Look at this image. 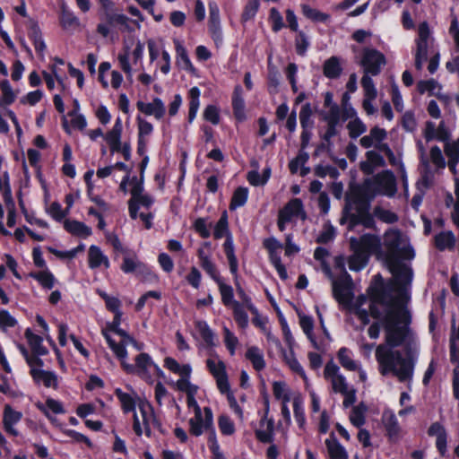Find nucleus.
Masks as SVG:
<instances>
[{"label":"nucleus","instance_id":"1","mask_svg":"<svg viewBox=\"0 0 459 459\" xmlns=\"http://www.w3.org/2000/svg\"><path fill=\"white\" fill-rule=\"evenodd\" d=\"M332 288L334 299L349 313L357 316H411L405 292L394 290L393 283H385L380 274L373 276L367 295H360L355 300L352 280L347 273L333 279Z\"/></svg>","mask_w":459,"mask_h":459},{"label":"nucleus","instance_id":"2","mask_svg":"<svg viewBox=\"0 0 459 459\" xmlns=\"http://www.w3.org/2000/svg\"><path fill=\"white\" fill-rule=\"evenodd\" d=\"M386 343L377 347L375 355L382 376L392 374L400 382L413 377L419 343L409 327L410 317H381Z\"/></svg>","mask_w":459,"mask_h":459},{"label":"nucleus","instance_id":"3","mask_svg":"<svg viewBox=\"0 0 459 459\" xmlns=\"http://www.w3.org/2000/svg\"><path fill=\"white\" fill-rule=\"evenodd\" d=\"M383 245L385 247V262L393 275V279L386 283H393L395 290L404 291L406 306L409 307L410 294L408 288L412 281V269L403 260H412L415 252L410 244L409 238L397 229H390L384 234Z\"/></svg>","mask_w":459,"mask_h":459},{"label":"nucleus","instance_id":"4","mask_svg":"<svg viewBox=\"0 0 459 459\" xmlns=\"http://www.w3.org/2000/svg\"><path fill=\"white\" fill-rule=\"evenodd\" d=\"M106 341L112 350L116 357L120 360L121 366L124 370L128 374H136L145 381L152 383V370L157 371L158 374H161L160 368L153 363L151 357L147 353H140L135 357V363L131 364L126 361L127 352L126 348L127 346L134 347L136 351L143 349V344L137 342L132 337H126L124 340L123 344L117 343L108 333H105Z\"/></svg>","mask_w":459,"mask_h":459},{"label":"nucleus","instance_id":"5","mask_svg":"<svg viewBox=\"0 0 459 459\" xmlns=\"http://www.w3.org/2000/svg\"><path fill=\"white\" fill-rule=\"evenodd\" d=\"M344 212L346 215L341 219V223L346 219L349 220V230H353L357 225H362L367 229L374 228L375 220L370 213V203L362 189L356 188L351 192Z\"/></svg>","mask_w":459,"mask_h":459},{"label":"nucleus","instance_id":"6","mask_svg":"<svg viewBox=\"0 0 459 459\" xmlns=\"http://www.w3.org/2000/svg\"><path fill=\"white\" fill-rule=\"evenodd\" d=\"M446 166L447 163L441 149L437 145L432 146L420 161L419 170L421 178L419 185L429 187L433 184L436 175L439 174Z\"/></svg>","mask_w":459,"mask_h":459},{"label":"nucleus","instance_id":"7","mask_svg":"<svg viewBox=\"0 0 459 459\" xmlns=\"http://www.w3.org/2000/svg\"><path fill=\"white\" fill-rule=\"evenodd\" d=\"M131 20L123 13L114 12H105L100 15V22L97 26V32L102 37L107 38L112 35L116 30L130 31Z\"/></svg>","mask_w":459,"mask_h":459},{"label":"nucleus","instance_id":"8","mask_svg":"<svg viewBox=\"0 0 459 459\" xmlns=\"http://www.w3.org/2000/svg\"><path fill=\"white\" fill-rule=\"evenodd\" d=\"M137 407L140 415L135 411H134V431L138 437L143 433L149 437L152 432L151 426L156 423L153 408L148 401L143 399L138 400Z\"/></svg>","mask_w":459,"mask_h":459},{"label":"nucleus","instance_id":"9","mask_svg":"<svg viewBox=\"0 0 459 459\" xmlns=\"http://www.w3.org/2000/svg\"><path fill=\"white\" fill-rule=\"evenodd\" d=\"M359 64L363 69V74L377 76L385 65L386 58L379 50L366 47L360 52Z\"/></svg>","mask_w":459,"mask_h":459},{"label":"nucleus","instance_id":"10","mask_svg":"<svg viewBox=\"0 0 459 459\" xmlns=\"http://www.w3.org/2000/svg\"><path fill=\"white\" fill-rule=\"evenodd\" d=\"M189 423L190 433L195 437L201 436L204 432H207L208 436L212 431H215L213 426V414L210 407H204L203 411L194 413Z\"/></svg>","mask_w":459,"mask_h":459},{"label":"nucleus","instance_id":"11","mask_svg":"<svg viewBox=\"0 0 459 459\" xmlns=\"http://www.w3.org/2000/svg\"><path fill=\"white\" fill-rule=\"evenodd\" d=\"M205 364L208 371L214 377L219 391L227 392L230 383L225 363L218 356H212L206 359Z\"/></svg>","mask_w":459,"mask_h":459},{"label":"nucleus","instance_id":"12","mask_svg":"<svg viewBox=\"0 0 459 459\" xmlns=\"http://www.w3.org/2000/svg\"><path fill=\"white\" fill-rule=\"evenodd\" d=\"M430 39V30L427 22L419 25L418 38L416 39L415 67L421 70L427 60L428 48Z\"/></svg>","mask_w":459,"mask_h":459},{"label":"nucleus","instance_id":"13","mask_svg":"<svg viewBox=\"0 0 459 459\" xmlns=\"http://www.w3.org/2000/svg\"><path fill=\"white\" fill-rule=\"evenodd\" d=\"M350 244L351 248H358L369 256L372 254L382 255L381 238L376 234L367 233L359 238H351Z\"/></svg>","mask_w":459,"mask_h":459},{"label":"nucleus","instance_id":"14","mask_svg":"<svg viewBox=\"0 0 459 459\" xmlns=\"http://www.w3.org/2000/svg\"><path fill=\"white\" fill-rule=\"evenodd\" d=\"M324 377L331 384L332 390L334 393L342 394L351 388L346 377L341 373L340 368L330 360L326 363L324 369Z\"/></svg>","mask_w":459,"mask_h":459},{"label":"nucleus","instance_id":"15","mask_svg":"<svg viewBox=\"0 0 459 459\" xmlns=\"http://www.w3.org/2000/svg\"><path fill=\"white\" fill-rule=\"evenodd\" d=\"M381 421L390 442L397 443L403 437L404 431L393 411L385 410L382 413Z\"/></svg>","mask_w":459,"mask_h":459},{"label":"nucleus","instance_id":"16","mask_svg":"<svg viewBox=\"0 0 459 459\" xmlns=\"http://www.w3.org/2000/svg\"><path fill=\"white\" fill-rule=\"evenodd\" d=\"M371 181L377 186V191L379 194L391 197L397 191L395 177L390 170H384L377 174L372 179L366 180L365 184Z\"/></svg>","mask_w":459,"mask_h":459},{"label":"nucleus","instance_id":"17","mask_svg":"<svg viewBox=\"0 0 459 459\" xmlns=\"http://www.w3.org/2000/svg\"><path fill=\"white\" fill-rule=\"evenodd\" d=\"M143 44L138 41L132 54H130V49L128 47H125L123 51L118 54L117 60L120 68L126 73L128 78H132L133 75L132 67L129 63L130 55H132L133 62L137 64L143 58Z\"/></svg>","mask_w":459,"mask_h":459},{"label":"nucleus","instance_id":"18","mask_svg":"<svg viewBox=\"0 0 459 459\" xmlns=\"http://www.w3.org/2000/svg\"><path fill=\"white\" fill-rule=\"evenodd\" d=\"M318 323L319 325L316 326L313 317H300L299 321V325L303 332L309 339V341L312 342L315 348H317L316 334L319 333V332H322L327 339H330V334L326 328L325 327L322 317L318 318Z\"/></svg>","mask_w":459,"mask_h":459},{"label":"nucleus","instance_id":"19","mask_svg":"<svg viewBox=\"0 0 459 459\" xmlns=\"http://www.w3.org/2000/svg\"><path fill=\"white\" fill-rule=\"evenodd\" d=\"M386 130L376 126L370 129L368 134L364 135L360 138L359 144L364 149L375 147L378 152H380L381 145H387L386 143H383L386 139Z\"/></svg>","mask_w":459,"mask_h":459},{"label":"nucleus","instance_id":"20","mask_svg":"<svg viewBox=\"0 0 459 459\" xmlns=\"http://www.w3.org/2000/svg\"><path fill=\"white\" fill-rule=\"evenodd\" d=\"M365 158V160L359 163V169L365 175H372L377 168H383L386 165L384 157L378 151H367Z\"/></svg>","mask_w":459,"mask_h":459},{"label":"nucleus","instance_id":"21","mask_svg":"<svg viewBox=\"0 0 459 459\" xmlns=\"http://www.w3.org/2000/svg\"><path fill=\"white\" fill-rule=\"evenodd\" d=\"M209 31L216 44L222 40L220 9L215 2L209 3Z\"/></svg>","mask_w":459,"mask_h":459},{"label":"nucleus","instance_id":"22","mask_svg":"<svg viewBox=\"0 0 459 459\" xmlns=\"http://www.w3.org/2000/svg\"><path fill=\"white\" fill-rule=\"evenodd\" d=\"M22 418V413L21 411H15L9 404H6L3 412V427L4 431L9 435L17 437L19 431L14 426L21 421Z\"/></svg>","mask_w":459,"mask_h":459},{"label":"nucleus","instance_id":"23","mask_svg":"<svg viewBox=\"0 0 459 459\" xmlns=\"http://www.w3.org/2000/svg\"><path fill=\"white\" fill-rule=\"evenodd\" d=\"M279 213L284 216V218H287L290 221L296 218H300L302 221L307 219L302 201L299 198H293L289 201L284 207L280 210Z\"/></svg>","mask_w":459,"mask_h":459},{"label":"nucleus","instance_id":"24","mask_svg":"<svg viewBox=\"0 0 459 459\" xmlns=\"http://www.w3.org/2000/svg\"><path fill=\"white\" fill-rule=\"evenodd\" d=\"M137 108L146 116H153L156 119L163 117L166 108L163 101L160 98H155L152 102L137 101Z\"/></svg>","mask_w":459,"mask_h":459},{"label":"nucleus","instance_id":"25","mask_svg":"<svg viewBox=\"0 0 459 459\" xmlns=\"http://www.w3.org/2000/svg\"><path fill=\"white\" fill-rule=\"evenodd\" d=\"M444 152L448 160L446 161L449 170L457 178V166L459 163V138L445 143Z\"/></svg>","mask_w":459,"mask_h":459},{"label":"nucleus","instance_id":"26","mask_svg":"<svg viewBox=\"0 0 459 459\" xmlns=\"http://www.w3.org/2000/svg\"><path fill=\"white\" fill-rule=\"evenodd\" d=\"M123 263L120 266L125 273H147L148 268L142 263L135 253H124Z\"/></svg>","mask_w":459,"mask_h":459},{"label":"nucleus","instance_id":"27","mask_svg":"<svg viewBox=\"0 0 459 459\" xmlns=\"http://www.w3.org/2000/svg\"><path fill=\"white\" fill-rule=\"evenodd\" d=\"M256 438L262 443H273L274 438V420L264 415L259 422V429L255 432Z\"/></svg>","mask_w":459,"mask_h":459},{"label":"nucleus","instance_id":"28","mask_svg":"<svg viewBox=\"0 0 459 459\" xmlns=\"http://www.w3.org/2000/svg\"><path fill=\"white\" fill-rule=\"evenodd\" d=\"M428 435L436 437V446L439 453L444 455L447 444V434L445 427L439 422H434L429 428Z\"/></svg>","mask_w":459,"mask_h":459},{"label":"nucleus","instance_id":"29","mask_svg":"<svg viewBox=\"0 0 459 459\" xmlns=\"http://www.w3.org/2000/svg\"><path fill=\"white\" fill-rule=\"evenodd\" d=\"M328 456L331 459H349L345 447L337 440L333 433L325 441Z\"/></svg>","mask_w":459,"mask_h":459},{"label":"nucleus","instance_id":"30","mask_svg":"<svg viewBox=\"0 0 459 459\" xmlns=\"http://www.w3.org/2000/svg\"><path fill=\"white\" fill-rule=\"evenodd\" d=\"M122 131V120L120 117H117L112 129L104 135V139L109 145L112 153L118 150L117 146L121 143Z\"/></svg>","mask_w":459,"mask_h":459},{"label":"nucleus","instance_id":"31","mask_svg":"<svg viewBox=\"0 0 459 459\" xmlns=\"http://www.w3.org/2000/svg\"><path fill=\"white\" fill-rule=\"evenodd\" d=\"M115 394L120 402L122 410L125 413L134 412L140 399L135 393L128 394L123 392L120 388L115 390Z\"/></svg>","mask_w":459,"mask_h":459},{"label":"nucleus","instance_id":"32","mask_svg":"<svg viewBox=\"0 0 459 459\" xmlns=\"http://www.w3.org/2000/svg\"><path fill=\"white\" fill-rule=\"evenodd\" d=\"M32 379L36 384H42L47 388L57 389L58 377L53 371L44 370L35 371Z\"/></svg>","mask_w":459,"mask_h":459},{"label":"nucleus","instance_id":"33","mask_svg":"<svg viewBox=\"0 0 459 459\" xmlns=\"http://www.w3.org/2000/svg\"><path fill=\"white\" fill-rule=\"evenodd\" d=\"M88 264L89 267L95 269L100 265H104L106 268L109 267V261L107 255L103 254L101 249L94 245L89 247L88 251Z\"/></svg>","mask_w":459,"mask_h":459},{"label":"nucleus","instance_id":"34","mask_svg":"<svg viewBox=\"0 0 459 459\" xmlns=\"http://www.w3.org/2000/svg\"><path fill=\"white\" fill-rule=\"evenodd\" d=\"M232 107L236 118L239 121L246 118L245 100L243 98V90L240 85H237L232 95Z\"/></svg>","mask_w":459,"mask_h":459},{"label":"nucleus","instance_id":"35","mask_svg":"<svg viewBox=\"0 0 459 459\" xmlns=\"http://www.w3.org/2000/svg\"><path fill=\"white\" fill-rule=\"evenodd\" d=\"M324 75L329 79H337L342 73L341 59L338 56H331L323 65Z\"/></svg>","mask_w":459,"mask_h":459},{"label":"nucleus","instance_id":"36","mask_svg":"<svg viewBox=\"0 0 459 459\" xmlns=\"http://www.w3.org/2000/svg\"><path fill=\"white\" fill-rule=\"evenodd\" d=\"M119 317H114L113 322L102 329V334L106 338L105 333H108L117 343L123 344L124 340L130 336L127 335L124 330L119 328Z\"/></svg>","mask_w":459,"mask_h":459},{"label":"nucleus","instance_id":"37","mask_svg":"<svg viewBox=\"0 0 459 459\" xmlns=\"http://www.w3.org/2000/svg\"><path fill=\"white\" fill-rule=\"evenodd\" d=\"M223 249H224L225 255H226L228 262H229L230 271L234 275V277L237 279L238 263L237 256L235 255V249H234L232 236H228V238H226V240L223 244Z\"/></svg>","mask_w":459,"mask_h":459},{"label":"nucleus","instance_id":"38","mask_svg":"<svg viewBox=\"0 0 459 459\" xmlns=\"http://www.w3.org/2000/svg\"><path fill=\"white\" fill-rule=\"evenodd\" d=\"M64 227L71 234L81 238H87L92 232L90 227L78 221L66 220L64 222Z\"/></svg>","mask_w":459,"mask_h":459},{"label":"nucleus","instance_id":"39","mask_svg":"<svg viewBox=\"0 0 459 459\" xmlns=\"http://www.w3.org/2000/svg\"><path fill=\"white\" fill-rule=\"evenodd\" d=\"M195 332L207 346L213 347L216 345V336L206 322L203 320L195 321Z\"/></svg>","mask_w":459,"mask_h":459},{"label":"nucleus","instance_id":"40","mask_svg":"<svg viewBox=\"0 0 459 459\" xmlns=\"http://www.w3.org/2000/svg\"><path fill=\"white\" fill-rule=\"evenodd\" d=\"M353 254L350 256L348 264L352 271L362 270L368 263L369 255L358 248H351Z\"/></svg>","mask_w":459,"mask_h":459},{"label":"nucleus","instance_id":"41","mask_svg":"<svg viewBox=\"0 0 459 459\" xmlns=\"http://www.w3.org/2000/svg\"><path fill=\"white\" fill-rule=\"evenodd\" d=\"M25 337L28 343L33 351L37 355L48 354V349L42 344L43 338L38 334H35L31 329L27 328L25 331Z\"/></svg>","mask_w":459,"mask_h":459},{"label":"nucleus","instance_id":"42","mask_svg":"<svg viewBox=\"0 0 459 459\" xmlns=\"http://www.w3.org/2000/svg\"><path fill=\"white\" fill-rule=\"evenodd\" d=\"M352 357V351L346 347L338 351L337 358L342 367L350 371H356L359 363L355 361Z\"/></svg>","mask_w":459,"mask_h":459},{"label":"nucleus","instance_id":"43","mask_svg":"<svg viewBox=\"0 0 459 459\" xmlns=\"http://www.w3.org/2000/svg\"><path fill=\"white\" fill-rule=\"evenodd\" d=\"M246 358L252 363L255 370L261 371L265 368L264 353L258 347H249L246 352Z\"/></svg>","mask_w":459,"mask_h":459},{"label":"nucleus","instance_id":"44","mask_svg":"<svg viewBox=\"0 0 459 459\" xmlns=\"http://www.w3.org/2000/svg\"><path fill=\"white\" fill-rule=\"evenodd\" d=\"M164 367H166L171 372L178 374L180 376V378H184L185 377H190L192 372V368L189 364L180 365L176 359L173 358L168 357L164 360Z\"/></svg>","mask_w":459,"mask_h":459},{"label":"nucleus","instance_id":"45","mask_svg":"<svg viewBox=\"0 0 459 459\" xmlns=\"http://www.w3.org/2000/svg\"><path fill=\"white\" fill-rule=\"evenodd\" d=\"M36 406L44 414H63L65 412L63 403L53 398H48L45 403H38Z\"/></svg>","mask_w":459,"mask_h":459},{"label":"nucleus","instance_id":"46","mask_svg":"<svg viewBox=\"0 0 459 459\" xmlns=\"http://www.w3.org/2000/svg\"><path fill=\"white\" fill-rule=\"evenodd\" d=\"M455 237L452 231H443L435 237L436 247L441 251L455 247Z\"/></svg>","mask_w":459,"mask_h":459},{"label":"nucleus","instance_id":"47","mask_svg":"<svg viewBox=\"0 0 459 459\" xmlns=\"http://www.w3.org/2000/svg\"><path fill=\"white\" fill-rule=\"evenodd\" d=\"M189 111H188V122L192 123L196 117L197 111L200 106V90L197 87H193L189 90Z\"/></svg>","mask_w":459,"mask_h":459},{"label":"nucleus","instance_id":"48","mask_svg":"<svg viewBox=\"0 0 459 459\" xmlns=\"http://www.w3.org/2000/svg\"><path fill=\"white\" fill-rule=\"evenodd\" d=\"M263 246L265 249H267L271 262L276 259H281L280 250L283 246L274 237L265 238L263 242Z\"/></svg>","mask_w":459,"mask_h":459},{"label":"nucleus","instance_id":"49","mask_svg":"<svg viewBox=\"0 0 459 459\" xmlns=\"http://www.w3.org/2000/svg\"><path fill=\"white\" fill-rule=\"evenodd\" d=\"M228 236H232L229 230V222H228V214L227 212H223L220 220L214 226L213 230V237L216 239H220L223 237L228 238Z\"/></svg>","mask_w":459,"mask_h":459},{"label":"nucleus","instance_id":"50","mask_svg":"<svg viewBox=\"0 0 459 459\" xmlns=\"http://www.w3.org/2000/svg\"><path fill=\"white\" fill-rule=\"evenodd\" d=\"M248 196V189L247 187L239 186L238 187L231 197V201L230 204V210H236L238 207L243 206L247 200Z\"/></svg>","mask_w":459,"mask_h":459},{"label":"nucleus","instance_id":"51","mask_svg":"<svg viewBox=\"0 0 459 459\" xmlns=\"http://www.w3.org/2000/svg\"><path fill=\"white\" fill-rule=\"evenodd\" d=\"M283 358L286 364L293 372L299 375L304 380H307L305 370L297 358L294 356L292 351H290L289 352L285 351L283 353Z\"/></svg>","mask_w":459,"mask_h":459},{"label":"nucleus","instance_id":"52","mask_svg":"<svg viewBox=\"0 0 459 459\" xmlns=\"http://www.w3.org/2000/svg\"><path fill=\"white\" fill-rule=\"evenodd\" d=\"M347 129L349 131L350 137L356 139L367 132V126L359 117H355V119L349 121L347 124Z\"/></svg>","mask_w":459,"mask_h":459},{"label":"nucleus","instance_id":"53","mask_svg":"<svg viewBox=\"0 0 459 459\" xmlns=\"http://www.w3.org/2000/svg\"><path fill=\"white\" fill-rule=\"evenodd\" d=\"M366 411L367 407L363 403L354 406L350 414L351 423L357 428H360L364 425Z\"/></svg>","mask_w":459,"mask_h":459},{"label":"nucleus","instance_id":"54","mask_svg":"<svg viewBox=\"0 0 459 459\" xmlns=\"http://www.w3.org/2000/svg\"><path fill=\"white\" fill-rule=\"evenodd\" d=\"M175 48H176L177 60H178V65H182L183 68L186 70L192 69L193 65L188 57L186 49L180 43L179 40H175Z\"/></svg>","mask_w":459,"mask_h":459},{"label":"nucleus","instance_id":"55","mask_svg":"<svg viewBox=\"0 0 459 459\" xmlns=\"http://www.w3.org/2000/svg\"><path fill=\"white\" fill-rule=\"evenodd\" d=\"M60 22L64 29L74 30L79 27V19L69 10L63 9L60 16Z\"/></svg>","mask_w":459,"mask_h":459},{"label":"nucleus","instance_id":"56","mask_svg":"<svg viewBox=\"0 0 459 459\" xmlns=\"http://www.w3.org/2000/svg\"><path fill=\"white\" fill-rule=\"evenodd\" d=\"M371 76L372 75L363 74L361 78L364 99H376L377 96V91Z\"/></svg>","mask_w":459,"mask_h":459},{"label":"nucleus","instance_id":"57","mask_svg":"<svg viewBox=\"0 0 459 459\" xmlns=\"http://www.w3.org/2000/svg\"><path fill=\"white\" fill-rule=\"evenodd\" d=\"M0 89L3 94L0 99V106L4 107L5 105L12 104L15 100V94L13 93L9 82L7 80L3 81L0 83Z\"/></svg>","mask_w":459,"mask_h":459},{"label":"nucleus","instance_id":"58","mask_svg":"<svg viewBox=\"0 0 459 459\" xmlns=\"http://www.w3.org/2000/svg\"><path fill=\"white\" fill-rule=\"evenodd\" d=\"M313 109L310 103H306L301 107L299 112V121L302 128L313 127L314 121L312 119Z\"/></svg>","mask_w":459,"mask_h":459},{"label":"nucleus","instance_id":"59","mask_svg":"<svg viewBox=\"0 0 459 459\" xmlns=\"http://www.w3.org/2000/svg\"><path fill=\"white\" fill-rule=\"evenodd\" d=\"M273 392L276 399L281 400L284 403L290 401V391L283 382H274L273 384Z\"/></svg>","mask_w":459,"mask_h":459},{"label":"nucleus","instance_id":"60","mask_svg":"<svg viewBox=\"0 0 459 459\" xmlns=\"http://www.w3.org/2000/svg\"><path fill=\"white\" fill-rule=\"evenodd\" d=\"M189 378L190 377L179 378L176 383V386L179 391L185 392L187 397H192L195 396V394H197L198 386L192 384L189 381Z\"/></svg>","mask_w":459,"mask_h":459},{"label":"nucleus","instance_id":"61","mask_svg":"<svg viewBox=\"0 0 459 459\" xmlns=\"http://www.w3.org/2000/svg\"><path fill=\"white\" fill-rule=\"evenodd\" d=\"M218 426L222 435L231 436L235 433V424L227 415H221L218 418Z\"/></svg>","mask_w":459,"mask_h":459},{"label":"nucleus","instance_id":"62","mask_svg":"<svg viewBox=\"0 0 459 459\" xmlns=\"http://www.w3.org/2000/svg\"><path fill=\"white\" fill-rule=\"evenodd\" d=\"M297 36L295 39V48L296 52L299 56H305L307 48L310 46L309 39L307 36L301 30L297 32Z\"/></svg>","mask_w":459,"mask_h":459},{"label":"nucleus","instance_id":"63","mask_svg":"<svg viewBox=\"0 0 459 459\" xmlns=\"http://www.w3.org/2000/svg\"><path fill=\"white\" fill-rule=\"evenodd\" d=\"M373 216H376L380 221L385 223H394L398 221V216L390 210L384 209L377 206L374 209Z\"/></svg>","mask_w":459,"mask_h":459},{"label":"nucleus","instance_id":"64","mask_svg":"<svg viewBox=\"0 0 459 459\" xmlns=\"http://www.w3.org/2000/svg\"><path fill=\"white\" fill-rule=\"evenodd\" d=\"M31 276L46 289L50 290L54 287L55 277L49 271H41L32 273Z\"/></svg>","mask_w":459,"mask_h":459}]
</instances>
